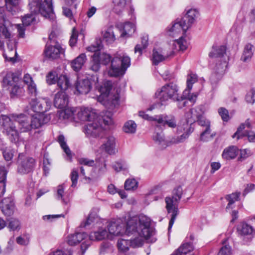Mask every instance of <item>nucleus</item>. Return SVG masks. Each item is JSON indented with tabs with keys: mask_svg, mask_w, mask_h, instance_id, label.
Segmentation results:
<instances>
[{
	"mask_svg": "<svg viewBox=\"0 0 255 255\" xmlns=\"http://www.w3.org/2000/svg\"><path fill=\"white\" fill-rule=\"evenodd\" d=\"M30 106L33 112L42 114L50 109L51 103L47 98H40L32 99L30 102Z\"/></svg>",
	"mask_w": 255,
	"mask_h": 255,
	"instance_id": "14",
	"label": "nucleus"
},
{
	"mask_svg": "<svg viewBox=\"0 0 255 255\" xmlns=\"http://www.w3.org/2000/svg\"><path fill=\"white\" fill-rule=\"evenodd\" d=\"M87 237L84 233H76L68 236L67 243L70 246H74L82 241Z\"/></svg>",
	"mask_w": 255,
	"mask_h": 255,
	"instance_id": "32",
	"label": "nucleus"
},
{
	"mask_svg": "<svg viewBox=\"0 0 255 255\" xmlns=\"http://www.w3.org/2000/svg\"><path fill=\"white\" fill-rule=\"evenodd\" d=\"M98 101L108 109L112 110L116 107L118 104L120 90L113 88L111 81H106L101 86Z\"/></svg>",
	"mask_w": 255,
	"mask_h": 255,
	"instance_id": "5",
	"label": "nucleus"
},
{
	"mask_svg": "<svg viewBox=\"0 0 255 255\" xmlns=\"http://www.w3.org/2000/svg\"><path fill=\"white\" fill-rule=\"evenodd\" d=\"M19 1L20 0H5L6 9L12 14H15L18 10Z\"/></svg>",
	"mask_w": 255,
	"mask_h": 255,
	"instance_id": "37",
	"label": "nucleus"
},
{
	"mask_svg": "<svg viewBox=\"0 0 255 255\" xmlns=\"http://www.w3.org/2000/svg\"><path fill=\"white\" fill-rule=\"evenodd\" d=\"M198 124L202 127L203 129H205L210 127L211 123L209 120L207 119L205 117L202 116L201 118L197 122Z\"/></svg>",
	"mask_w": 255,
	"mask_h": 255,
	"instance_id": "58",
	"label": "nucleus"
},
{
	"mask_svg": "<svg viewBox=\"0 0 255 255\" xmlns=\"http://www.w3.org/2000/svg\"><path fill=\"white\" fill-rule=\"evenodd\" d=\"M103 47L101 39H97L95 44L87 48L89 51L94 52L93 58L96 61H99L101 64L106 65L110 61L111 67L108 71V74L111 77H118L123 75L128 67L130 65V58L124 53H116L111 59L109 54L104 52H99Z\"/></svg>",
	"mask_w": 255,
	"mask_h": 255,
	"instance_id": "3",
	"label": "nucleus"
},
{
	"mask_svg": "<svg viewBox=\"0 0 255 255\" xmlns=\"http://www.w3.org/2000/svg\"><path fill=\"white\" fill-rule=\"evenodd\" d=\"M113 168L117 172L126 171L128 168V165L125 160H119L113 164Z\"/></svg>",
	"mask_w": 255,
	"mask_h": 255,
	"instance_id": "45",
	"label": "nucleus"
},
{
	"mask_svg": "<svg viewBox=\"0 0 255 255\" xmlns=\"http://www.w3.org/2000/svg\"><path fill=\"white\" fill-rule=\"evenodd\" d=\"M184 22L180 20L178 22H175L172 24V26L168 29V34L172 37H176L182 31L185 33L188 29L184 28Z\"/></svg>",
	"mask_w": 255,
	"mask_h": 255,
	"instance_id": "24",
	"label": "nucleus"
},
{
	"mask_svg": "<svg viewBox=\"0 0 255 255\" xmlns=\"http://www.w3.org/2000/svg\"><path fill=\"white\" fill-rule=\"evenodd\" d=\"M17 171L20 174H27L33 171L35 161L23 153H19L17 159Z\"/></svg>",
	"mask_w": 255,
	"mask_h": 255,
	"instance_id": "10",
	"label": "nucleus"
},
{
	"mask_svg": "<svg viewBox=\"0 0 255 255\" xmlns=\"http://www.w3.org/2000/svg\"><path fill=\"white\" fill-rule=\"evenodd\" d=\"M188 45V43L187 41L183 36H181L178 39L175 40L173 44V46L176 51H183L187 49Z\"/></svg>",
	"mask_w": 255,
	"mask_h": 255,
	"instance_id": "41",
	"label": "nucleus"
},
{
	"mask_svg": "<svg viewBox=\"0 0 255 255\" xmlns=\"http://www.w3.org/2000/svg\"><path fill=\"white\" fill-rule=\"evenodd\" d=\"M141 45L137 44L134 47V52H138L139 55L142 54L143 49L146 48L148 45V37L147 36H143L141 38Z\"/></svg>",
	"mask_w": 255,
	"mask_h": 255,
	"instance_id": "51",
	"label": "nucleus"
},
{
	"mask_svg": "<svg viewBox=\"0 0 255 255\" xmlns=\"http://www.w3.org/2000/svg\"><path fill=\"white\" fill-rule=\"evenodd\" d=\"M139 116L142 118L149 121H153L157 122L158 124L162 125H167L171 128L177 127L176 120L174 116L172 115L167 116L164 115H156L153 117H150L145 114L143 111L139 112Z\"/></svg>",
	"mask_w": 255,
	"mask_h": 255,
	"instance_id": "11",
	"label": "nucleus"
},
{
	"mask_svg": "<svg viewBox=\"0 0 255 255\" xmlns=\"http://www.w3.org/2000/svg\"><path fill=\"white\" fill-rule=\"evenodd\" d=\"M129 0H113V10L117 14H121L127 7Z\"/></svg>",
	"mask_w": 255,
	"mask_h": 255,
	"instance_id": "27",
	"label": "nucleus"
},
{
	"mask_svg": "<svg viewBox=\"0 0 255 255\" xmlns=\"http://www.w3.org/2000/svg\"><path fill=\"white\" fill-rule=\"evenodd\" d=\"M86 60L85 54L82 53L71 61V67L75 71H79L81 69Z\"/></svg>",
	"mask_w": 255,
	"mask_h": 255,
	"instance_id": "30",
	"label": "nucleus"
},
{
	"mask_svg": "<svg viewBox=\"0 0 255 255\" xmlns=\"http://www.w3.org/2000/svg\"><path fill=\"white\" fill-rule=\"evenodd\" d=\"M118 248L120 250L123 252H126L128 249L129 247H131V241L130 240L123 239L119 240L117 244Z\"/></svg>",
	"mask_w": 255,
	"mask_h": 255,
	"instance_id": "47",
	"label": "nucleus"
},
{
	"mask_svg": "<svg viewBox=\"0 0 255 255\" xmlns=\"http://www.w3.org/2000/svg\"><path fill=\"white\" fill-rule=\"evenodd\" d=\"M68 103V97L65 91H60L55 95L54 105L58 109L65 108Z\"/></svg>",
	"mask_w": 255,
	"mask_h": 255,
	"instance_id": "20",
	"label": "nucleus"
},
{
	"mask_svg": "<svg viewBox=\"0 0 255 255\" xmlns=\"http://www.w3.org/2000/svg\"><path fill=\"white\" fill-rule=\"evenodd\" d=\"M183 194V190L181 186H178L175 188L172 192V197L174 198L177 199L179 198V201H180Z\"/></svg>",
	"mask_w": 255,
	"mask_h": 255,
	"instance_id": "62",
	"label": "nucleus"
},
{
	"mask_svg": "<svg viewBox=\"0 0 255 255\" xmlns=\"http://www.w3.org/2000/svg\"><path fill=\"white\" fill-rule=\"evenodd\" d=\"M203 131L200 134V139L203 141H208L212 139L215 134L211 133L210 127L205 129H202Z\"/></svg>",
	"mask_w": 255,
	"mask_h": 255,
	"instance_id": "49",
	"label": "nucleus"
},
{
	"mask_svg": "<svg viewBox=\"0 0 255 255\" xmlns=\"http://www.w3.org/2000/svg\"><path fill=\"white\" fill-rule=\"evenodd\" d=\"M199 16V12L195 9L189 10L181 20L184 22V28L188 29Z\"/></svg>",
	"mask_w": 255,
	"mask_h": 255,
	"instance_id": "18",
	"label": "nucleus"
},
{
	"mask_svg": "<svg viewBox=\"0 0 255 255\" xmlns=\"http://www.w3.org/2000/svg\"><path fill=\"white\" fill-rule=\"evenodd\" d=\"M244 127L243 125H240L238 127L237 131L232 135L233 138L236 137L237 139L247 136L248 130L243 131Z\"/></svg>",
	"mask_w": 255,
	"mask_h": 255,
	"instance_id": "54",
	"label": "nucleus"
},
{
	"mask_svg": "<svg viewBox=\"0 0 255 255\" xmlns=\"http://www.w3.org/2000/svg\"><path fill=\"white\" fill-rule=\"evenodd\" d=\"M57 80L55 72H50L46 76L47 82L49 85L54 84L56 81L57 82Z\"/></svg>",
	"mask_w": 255,
	"mask_h": 255,
	"instance_id": "61",
	"label": "nucleus"
},
{
	"mask_svg": "<svg viewBox=\"0 0 255 255\" xmlns=\"http://www.w3.org/2000/svg\"><path fill=\"white\" fill-rule=\"evenodd\" d=\"M120 30L121 37H128L130 36L135 31L134 25L133 23L127 22L124 24H121Z\"/></svg>",
	"mask_w": 255,
	"mask_h": 255,
	"instance_id": "31",
	"label": "nucleus"
},
{
	"mask_svg": "<svg viewBox=\"0 0 255 255\" xmlns=\"http://www.w3.org/2000/svg\"><path fill=\"white\" fill-rule=\"evenodd\" d=\"M28 6L32 12H40L44 16L52 15V0H29Z\"/></svg>",
	"mask_w": 255,
	"mask_h": 255,
	"instance_id": "9",
	"label": "nucleus"
},
{
	"mask_svg": "<svg viewBox=\"0 0 255 255\" xmlns=\"http://www.w3.org/2000/svg\"><path fill=\"white\" fill-rule=\"evenodd\" d=\"M74 115L73 110L71 109H66L64 111H61L58 112V115L60 118L63 119H69L72 117Z\"/></svg>",
	"mask_w": 255,
	"mask_h": 255,
	"instance_id": "55",
	"label": "nucleus"
},
{
	"mask_svg": "<svg viewBox=\"0 0 255 255\" xmlns=\"http://www.w3.org/2000/svg\"><path fill=\"white\" fill-rule=\"evenodd\" d=\"M209 57L214 59V65L211 79L216 82L222 79L223 76V45L214 44L211 51L209 53Z\"/></svg>",
	"mask_w": 255,
	"mask_h": 255,
	"instance_id": "7",
	"label": "nucleus"
},
{
	"mask_svg": "<svg viewBox=\"0 0 255 255\" xmlns=\"http://www.w3.org/2000/svg\"><path fill=\"white\" fill-rule=\"evenodd\" d=\"M21 74L19 72H7L3 77L2 80V86L5 88H8L9 86L18 83L20 79Z\"/></svg>",
	"mask_w": 255,
	"mask_h": 255,
	"instance_id": "19",
	"label": "nucleus"
},
{
	"mask_svg": "<svg viewBox=\"0 0 255 255\" xmlns=\"http://www.w3.org/2000/svg\"><path fill=\"white\" fill-rule=\"evenodd\" d=\"M193 249L192 244L188 243L183 244L171 255H186L188 253L192 252Z\"/></svg>",
	"mask_w": 255,
	"mask_h": 255,
	"instance_id": "34",
	"label": "nucleus"
},
{
	"mask_svg": "<svg viewBox=\"0 0 255 255\" xmlns=\"http://www.w3.org/2000/svg\"><path fill=\"white\" fill-rule=\"evenodd\" d=\"M150 218L144 215H140L129 219L127 222L124 219H113L108 222V233L115 236L129 235L133 232H139L144 237H148L150 233L149 228Z\"/></svg>",
	"mask_w": 255,
	"mask_h": 255,
	"instance_id": "2",
	"label": "nucleus"
},
{
	"mask_svg": "<svg viewBox=\"0 0 255 255\" xmlns=\"http://www.w3.org/2000/svg\"><path fill=\"white\" fill-rule=\"evenodd\" d=\"M56 198L58 200H61L65 204H68L70 201L68 194L64 192L62 185H59L57 187Z\"/></svg>",
	"mask_w": 255,
	"mask_h": 255,
	"instance_id": "38",
	"label": "nucleus"
},
{
	"mask_svg": "<svg viewBox=\"0 0 255 255\" xmlns=\"http://www.w3.org/2000/svg\"><path fill=\"white\" fill-rule=\"evenodd\" d=\"M63 52V49L59 44L55 46H47L44 52L45 57L51 59H57Z\"/></svg>",
	"mask_w": 255,
	"mask_h": 255,
	"instance_id": "22",
	"label": "nucleus"
},
{
	"mask_svg": "<svg viewBox=\"0 0 255 255\" xmlns=\"http://www.w3.org/2000/svg\"><path fill=\"white\" fill-rule=\"evenodd\" d=\"M7 47L8 49V53H4L3 55L6 60L10 61H14L15 59V56L17 54L16 50L14 47H13L12 45L10 46L9 44H7Z\"/></svg>",
	"mask_w": 255,
	"mask_h": 255,
	"instance_id": "48",
	"label": "nucleus"
},
{
	"mask_svg": "<svg viewBox=\"0 0 255 255\" xmlns=\"http://www.w3.org/2000/svg\"><path fill=\"white\" fill-rule=\"evenodd\" d=\"M29 10H30L31 13L26 14L22 18V24L24 25L25 26H28L31 24L34 23L36 21L35 14H37V13H40L43 17L47 18H49L50 19H53L54 17V13H53V9H52V15H51L50 16H44L40 12H32L30 10L29 7Z\"/></svg>",
	"mask_w": 255,
	"mask_h": 255,
	"instance_id": "26",
	"label": "nucleus"
},
{
	"mask_svg": "<svg viewBox=\"0 0 255 255\" xmlns=\"http://www.w3.org/2000/svg\"><path fill=\"white\" fill-rule=\"evenodd\" d=\"M238 154V149L235 146H231L224 150V157L227 159L235 158Z\"/></svg>",
	"mask_w": 255,
	"mask_h": 255,
	"instance_id": "43",
	"label": "nucleus"
},
{
	"mask_svg": "<svg viewBox=\"0 0 255 255\" xmlns=\"http://www.w3.org/2000/svg\"><path fill=\"white\" fill-rule=\"evenodd\" d=\"M50 120L49 116L36 114L31 119L23 114H12L9 116L1 115L0 125L3 127V133L12 142H16L19 138V133L29 131L33 128H38Z\"/></svg>",
	"mask_w": 255,
	"mask_h": 255,
	"instance_id": "1",
	"label": "nucleus"
},
{
	"mask_svg": "<svg viewBox=\"0 0 255 255\" xmlns=\"http://www.w3.org/2000/svg\"><path fill=\"white\" fill-rule=\"evenodd\" d=\"M197 81V76L196 74H190L187 77V86L188 88H192L194 83Z\"/></svg>",
	"mask_w": 255,
	"mask_h": 255,
	"instance_id": "59",
	"label": "nucleus"
},
{
	"mask_svg": "<svg viewBox=\"0 0 255 255\" xmlns=\"http://www.w3.org/2000/svg\"><path fill=\"white\" fill-rule=\"evenodd\" d=\"M152 138L155 144L161 149L165 148L168 145V141L165 139L162 131H155Z\"/></svg>",
	"mask_w": 255,
	"mask_h": 255,
	"instance_id": "28",
	"label": "nucleus"
},
{
	"mask_svg": "<svg viewBox=\"0 0 255 255\" xmlns=\"http://www.w3.org/2000/svg\"><path fill=\"white\" fill-rule=\"evenodd\" d=\"M109 233L106 229L99 228L97 231L91 232L89 235V241L82 242L81 245V249L82 254H84L86 250L91 245V241H98L105 239L108 237Z\"/></svg>",
	"mask_w": 255,
	"mask_h": 255,
	"instance_id": "13",
	"label": "nucleus"
},
{
	"mask_svg": "<svg viewBox=\"0 0 255 255\" xmlns=\"http://www.w3.org/2000/svg\"><path fill=\"white\" fill-rule=\"evenodd\" d=\"M246 101L251 104L255 102V88L251 89L246 94L245 97Z\"/></svg>",
	"mask_w": 255,
	"mask_h": 255,
	"instance_id": "57",
	"label": "nucleus"
},
{
	"mask_svg": "<svg viewBox=\"0 0 255 255\" xmlns=\"http://www.w3.org/2000/svg\"><path fill=\"white\" fill-rule=\"evenodd\" d=\"M136 129V124L133 121L129 120L127 122L124 127L123 130L126 133H133Z\"/></svg>",
	"mask_w": 255,
	"mask_h": 255,
	"instance_id": "46",
	"label": "nucleus"
},
{
	"mask_svg": "<svg viewBox=\"0 0 255 255\" xmlns=\"http://www.w3.org/2000/svg\"><path fill=\"white\" fill-rule=\"evenodd\" d=\"M78 37V32L76 30L75 28L72 29V34L69 40V44L71 47L75 45Z\"/></svg>",
	"mask_w": 255,
	"mask_h": 255,
	"instance_id": "64",
	"label": "nucleus"
},
{
	"mask_svg": "<svg viewBox=\"0 0 255 255\" xmlns=\"http://www.w3.org/2000/svg\"><path fill=\"white\" fill-rule=\"evenodd\" d=\"M58 141L64 152L66 153L68 159L70 160L72 158L71 151L66 143L65 138L63 135L61 134L58 136Z\"/></svg>",
	"mask_w": 255,
	"mask_h": 255,
	"instance_id": "39",
	"label": "nucleus"
},
{
	"mask_svg": "<svg viewBox=\"0 0 255 255\" xmlns=\"http://www.w3.org/2000/svg\"><path fill=\"white\" fill-rule=\"evenodd\" d=\"M1 150L5 160L9 161L12 159L14 151L10 147H4L3 146L1 147Z\"/></svg>",
	"mask_w": 255,
	"mask_h": 255,
	"instance_id": "50",
	"label": "nucleus"
},
{
	"mask_svg": "<svg viewBox=\"0 0 255 255\" xmlns=\"http://www.w3.org/2000/svg\"><path fill=\"white\" fill-rule=\"evenodd\" d=\"M138 186V182L134 179H128L125 183V188L126 190H135Z\"/></svg>",
	"mask_w": 255,
	"mask_h": 255,
	"instance_id": "52",
	"label": "nucleus"
},
{
	"mask_svg": "<svg viewBox=\"0 0 255 255\" xmlns=\"http://www.w3.org/2000/svg\"><path fill=\"white\" fill-rule=\"evenodd\" d=\"M79 164L88 166H93L95 164L94 160L89 159L86 158H80L78 159Z\"/></svg>",
	"mask_w": 255,
	"mask_h": 255,
	"instance_id": "63",
	"label": "nucleus"
},
{
	"mask_svg": "<svg viewBox=\"0 0 255 255\" xmlns=\"http://www.w3.org/2000/svg\"><path fill=\"white\" fill-rule=\"evenodd\" d=\"M165 202L166 203L165 208L168 213H171V218L168 226V230H170L174 224L176 216L179 213V198L176 199L172 196H168L165 198Z\"/></svg>",
	"mask_w": 255,
	"mask_h": 255,
	"instance_id": "12",
	"label": "nucleus"
},
{
	"mask_svg": "<svg viewBox=\"0 0 255 255\" xmlns=\"http://www.w3.org/2000/svg\"><path fill=\"white\" fill-rule=\"evenodd\" d=\"M11 34L8 28L4 23H0V37L9 38Z\"/></svg>",
	"mask_w": 255,
	"mask_h": 255,
	"instance_id": "56",
	"label": "nucleus"
},
{
	"mask_svg": "<svg viewBox=\"0 0 255 255\" xmlns=\"http://www.w3.org/2000/svg\"><path fill=\"white\" fill-rule=\"evenodd\" d=\"M7 227L10 231L19 230L20 229V223L18 220L14 218L7 220Z\"/></svg>",
	"mask_w": 255,
	"mask_h": 255,
	"instance_id": "53",
	"label": "nucleus"
},
{
	"mask_svg": "<svg viewBox=\"0 0 255 255\" xmlns=\"http://www.w3.org/2000/svg\"><path fill=\"white\" fill-rule=\"evenodd\" d=\"M149 228L151 230L150 234L149 236L147 237H144L143 235H141L138 233L139 232H133V233H131L128 236L130 235H134V236H138V237H135L134 239L131 240L130 239V241H131V247L133 248H139L141 247L144 243V240H148L150 237H151L153 234V230L152 228L151 227V220L150 219V223H149Z\"/></svg>",
	"mask_w": 255,
	"mask_h": 255,
	"instance_id": "17",
	"label": "nucleus"
},
{
	"mask_svg": "<svg viewBox=\"0 0 255 255\" xmlns=\"http://www.w3.org/2000/svg\"><path fill=\"white\" fill-rule=\"evenodd\" d=\"M204 113V107L202 105L192 108L187 112L185 115L186 123L182 125H179L177 127V133H183L180 136L172 138L170 142L178 144L183 142L187 139L194 130V128L191 126L192 125L201 118Z\"/></svg>",
	"mask_w": 255,
	"mask_h": 255,
	"instance_id": "4",
	"label": "nucleus"
},
{
	"mask_svg": "<svg viewBox=\"0 0 255 255\" xmlns=\"http://www.w3.org/2000/svg\"><path fill=\"white\" fill-rule=\"evenodd\" d=\"M71 180L72 181L71 187H75L77 183L78 178V170L76 169H73L70 174Z\"/></svg>",
	"mask_w": 255,
	"mask_h": 255,
	"instance_id": "60",
	"label": "nucleus"
},
{
	"mask_svg": "<svg viewBox=\"0 0 255 255\" xmlns=\"http://www.w3.org/2000/svg\"><path fill=\"white\" fill-rule=\"evenodd\" d=\"M112 123V119L109 117L106 119L98 116L84 125L83 131L90 139L100 138L103 136L104 131L103 125H109Z\"/></svg>",
	"mask_w": 255,
	"mask_h": 255,
	"instance_id": "6",
	"label": "nucleus"
},
{
	"mask_svg": "<svg viewBox=\"0 0 255 255\" xmlns=\"http://www.w3.org/2000/svg\"><path fill=\"white\" fill-rule=\"evenodd\" d=\"M114 30H117L113 26H110L102 31L103 40L108 44L113 43L116 40V34Z\"/></svg>",
	"mask_w": 255,
	"mask_h": 255,
	"instance_id": "23",
	"label": "nucleus"
},
{
	"mask_svg": "<svg viewBox=\"0 0 255 255\" xmlns=\"http://www.w3.org/2000/svg\"><path fill=\"white\" fill-rule=\"evenodd\" d=\"M241 195L240 192H235L232 194L227 195L225 198L228 202L227 206L226 207V211H228L230 209H232L234 207V203L236 201L239 200Z\"/></svg>",
	"mask_w": 255,
	"mask_h": 255,
	"instance_id": "35",
	"label": "nucleus"
},
{
	"mask_svg": "<svg viewBox=\"0 0 255 255\" xmlns=\"http://www.w3.org/2000/svg\"><path fill=\"white\" fill-rule=\"evenodd\" d=\"M237 232L240 236H247L251 235L254 231L253 227L245 222L241 223L237 228Z\"/></svg>",
	"mask_w": 255,
	"mask_h": 255,
	"instance_id": "33",
	"label": "nucleus"
},
{
	"mask_svg": "<svg viewBox=\"0 0 255 255\" xmlns=\"http://www.w3.org/2000/svg\"><path fill=\"white\" fill-rule=\"evenodd\" d=\"M100 148L108 154H115L118 151L115 137L112 135L106 136L103 138L102 144Z\"/></svg>",
	"mask_w": 255,
	"mask_h": 255,
	"instance_id": "15",
	"label": "nucleus"
},
{
	"mask_svg": "<svg viewBox=\"0 0 255 255\" xmlns=\"http://www.w3.org/2000/svg\"><path fill=\"white\" fill-rule=\"evenodd\" d=\"M253 45L249 43L246 45L241 57V60L244 62L249 61L253 55Z\"/></svg>",
	"mask_w": 255,
	"mask_h": 255,
	"instance_id": "40",
	"label": "nucleus"
},
{
	"mask_svg": "<svg viewBox=\"0 0 255 255\" xmlns=\"http://www.w3.org/2000/svg\"><path fill=\"white\" fill-rule=\"evenodd\" d=\"M104 221L103 219H101L96 212L92 211L89 214L85 222L82 223L81 226L84 227L93 224L100 226Z\"/></svg>",
	"mask_w": 255,
	"mask_h": 255,
	"instance_id": "25",
	"label": "nucleus"
},
{
	"mask_svg": "<svg viewBox=\"0 0 255 255\" xmlns=\"http://www.w3.org/2000/svg\"><path fill=\"white\" fill-rule=\"evenodd\" d=\"M0 207L3 214L6 217H10L13 214L15 206L13 199L11 197L3 199Z\"/></svg>",
	"mask_w": 255,
	"mask_h": 255,
	"instance_id": "16",
	"label": "nucleus"
},
{
	"mask_svg": "<svg viewBox=\"0 0 255 255\" xmlns=\"http://www.w3.org/2000/svg\"><path fill=\"white\" fill-rule=\"evenodd\" d=\"M178 92L177 85L171 83L162 86L156 91L155 95L159 100L161 105H163L169 100L175 101V99L178 98Z\"/></svg>",
	"mask_w": 255,
	"mask_h": 255,
	"instance_id": "8",
	"label": "nucleus"
},
{
	"mask_svg": "<svg viewBox=\"0 0 255 255\" xmlns=\"http://www.w3.org/2000/svg\"><path fill=\"white\" fill-rule=\"evenodd\" d=\"M166 56L161 54L159 50L153 49L151 60L154 65H157L159 62L165 60Z\"/></svg>",
	"mask_w": 255,
	"mask_h": 255,
	"instance_id": "44",
	"label": "nucleus"
},
{
	"mask_svg": "<svg viewBox=\"0 0 255 255\" xmlns=\"http://www.w3.org/2000/svg\"><path fill=\"white\" fill-rule=\"evenodd\" d=\"M98 117L94 111L90 110L88 108L84 109L78 113V117L80 120L83 121H87L88 122Z\"/></svg>",
	"mask_w": 255,
	"mask_h": 255,
	"instance_id": "29",
	"label": "nucleus"
},
{
	"mask_svg": "<svg viewBox=\"0 0 255 255\" xmlns=\"http://www.w3.org/2000/svg\"><path fill=\"white\" fill-rule=\"evenodd\" d=\"M192 88H188L187 86L186 89L183 91L182 96L181 97L187 99L193 104L195 103L197 97L198 95V93L190 94V91Z\"/></svg>",
	"mask_w": 255,
	"mask_h": 255,
	"instance_id": "42",
	"label": "nucleus"
},
{
	"mask_svg": "<svg viewBox=\"0 0 255 255\" xmlns=\"http://www.w3.org/2000/svg\"><path fill=\"white\" fill-rule=\"evenodd\" d=\"M76 89L79 94H87L92 88V83L87 78L78 79L76 84Z\"/></svg>",
	"mask_w": 255,
	"mask_h": 255,
	"instance_id": "21",
	"label": "nucleus"
},
{
	"mask_svg": "<svg viewBox=\"0 0 255 255\" xmlns=\"http://www.w3.org/2000/svg\"><path fill=\"white\" fill-rule=\"evenodd\" d=\"M57 85L60 89V91H65L71 86V83L67 76L61 75L58 78Z\"/></svg>",
	"mask_w": 255,
	"mask_h": 255,
	"instance_id": "36",
	"label": "nucleus"
}]
</instances>
